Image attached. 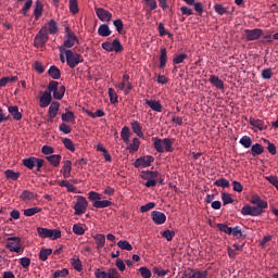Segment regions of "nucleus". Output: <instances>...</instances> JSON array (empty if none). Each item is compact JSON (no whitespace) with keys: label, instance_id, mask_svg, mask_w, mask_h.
I'll use <instances>...</instances> for the list:
<instances>
[{"label":"nucleus","instance_id":"nucleus-45","mask_svg":"<svg viewBox=\"0 0 278 278\" xmlns=\"http://www.w3.org/2000/svg\"><path fill=\"white\" fill-rule=\"evenodd\" d=\"M117 247L122 249L123 251H134V247L129 243L127 240H121L117 242Z\"/></svg>","mask_w":278,"mask_h":278},{"label":"nucleus","instance_id":"nucleus-37","mask_svg":"<svg viewBox=\"0 0 278 278\" xmlns=\"http://www.w3.org/2000/svg\"><path fill=\"white\" fill-rule=\"evenodd\" d=\"M112 205V201L109 200H99L93 202V207L97 210H103L104 207H110Z\"/></svg>","mask_w":278,"mask_h":278},{"label":"nucleus","instance_id":"nucleus-63","mask_svg":"<svg viewBox=\"0 0 278 278\" xmlns=\"http://www.w3.org/2000/svg\"><path fill=\"white\" fill-rule=\"evenodd\" d=\"M139 273L143 278H151V270L147 267H140Z\"/></svg>","mask_w":278,"mask_h":278},{"label":"nucleus","instance_id":"nucleus-23","mask_svg":"<svg viewBox=\"0 0 278 278\" xmlns=\"http://www.w3.org/2000/svg\"><path fill=\"white\" fill-rule=\"evenodd\" d=\"M8 111L14 121H21L23 118V113L18 112V108L16 105L9 106Z\"/></svg>","mask_w":278,"mask_h":278},{"label":"nucleus","instance_id":"nucleus-40","mask_svg":"<svg viewBox=\"0 0 278 278\" xmlns=\"http://www.w3.org/2000/svg\"><path fill=\"white\" fill-rule=\"evenodd\" d=\"M140 149V139L134 138L132 142L128 146L127 150L129 153H136Z\"/></svg>","mask_w":278,"mask_h":278},{"label":"nucleus","instance_id":"nucleus-10","mask_svg":"<svg viewBox=\"0 0 278 278\" xmlns=\"http://www.w3.org/2000/svg\"><path fill=\"white\" fill-rule=\"evenodd\" d=\"M244 37L248 42H253L255 40H260L264 35V30L262 28H254V29H244Z\"/></svg>","mask_w":278,"mask_h":278},{"label":"nucleus","instance_id":"nucleus-3","mask_svg":"<svg viewBox=\"0 0 278 278\" xmlns=\"http://www.w3.org/2000/svg\"><path fill=\"white\" fill-rule=\"evenodd\" d=\"M140 177L147 181L144 184L146 188H155V186H157L160 173L157 170H142Z\"/></svg>","mask_w":278,"mask_h":278},{"label":"nucleus","instance_id":"nucleus-48","mask_svg":"<svg viewBox=\"0 0 278 278\" xmlns=\"http://www.w3.org/2000/svg\"><path fill=\"white\" fill-rule=\"evenodd\" d=\"M86 114H88L91 118H102V116H105V112L103 110H97L94 113L87 110Z\"/></svg>","mask_w":278,"mask_h":278},{"label":"nucleus","instance_id":"nucleus-60","mask_svg":"<svg viewBox=\"0 0 278 278\" xmlns=\"http://www.w3.org/2000/svg\"><path fill=\"white\" fill-rule=\"evenodd\" d=\"M231 236H233L235 238H244V235L242 233V229H240V226L231 228Z\"/></svg>","mask_w":278,"mask_h":278},{"label":"nucleus","instance_id":"nucleus-29","mask_svg":"<svg viewBox=\"0 0 278 278\" xmlns=\"http://www.w3.org/2000/svg\"><path fill=\"white\" fill-rule=\"evenodd\" d=\"M122 84H124L125 89V94H129V92H131V90H134V85H131V83L129 81V75L128 74H124L123 75V79H122Z\"/></svg>","mask_w":278,"mask_h":278},{"label":"nucleus","instance_id":"nucleus-34","mask_svg":"<svg viewBox=\"0 0 278 278\" xmlns=\"http://www.w3.org/2000/svg\"><path fill=\"white\" fill-rule=\"evenodd\" d=\"M131 136V131L128 126H124L121 131V138L124 140L125 144H129V137Z\"/></svg>","mask_w":278,"mask_h":278},{"label":"nucleus","instance_id":"nucleus-38","mask_svg":"<svg viewBox=\"0 0 278 278\" xmlns=\"http://www.w3.org/2000/svg\"><path fill=\"white\" fill-rule=\"evenodd\" d=\"M94 240H96L98 251L99 249H103L105 247V235H101V233L96 235Z\"/></svg>","mask_w":278,"mask_h":278},{"label":"nucleus","instance_id":"nucleus-9","mask_svg":"<svg viewBox=\"0 0 278 278\" xmlns=\"http://www.w3.org/2000/svg\"><path fill=\"white\" fill-rule=\"evenodd\" d=\"M88 210V200L83 195H78L77 202L74 205V214L75 216H81Z\"/></svg>","mask_w":278,"mask_h":278},{"label":"nucleus","instance_id":"nucleus-36","mask_svg":"<svg viewBox=\"0 0 278 278\" xmlns=\"http://www.w3.org/2000/svg\"><path fill=\"white\" fill-rule=\"evenodd\" d=\"M23 165L26 166V168H28L29 170H34V168H36V156L24 159Z\"/></svg>","mask_w":278,"mask_h":278},{"label":"nucleus","instance_id":"nucleus-2","mask_svg":"<svg viewBox=\"0 0 278 278\" xmlns=\"http://www.w3.org/2000/svg\"><path fill=\"white\" fill-rule=\"evenodd\" d=\"M153 140V148L157 153H173L175 149L173 144H175V139L164 138L160 139L157 137L152 138Z\"/></svg>","mask_w":278,"mask_h":278},{"label":"nucleus","instance_id":"nucleus-52","mask_svg":"<svg viewBox=\"0 0 278 278\" xmlns=\"http://www.w3.org/2000/svg\"><path fill=\"white\" fill-rule=\"evenodd\" d=\"M214 186H217V188H229L230 184L227 178H220L214 182Z\"/></svg>","mask_w":278,"mask_h":278},{"label":"nucleus","instance_id":"nucleus-12","mask_svg":"<svg viewBox=\"0 0 278 278\" xmlns=\"http://www.w3.org/2000/svg\"><path fill=\"white\" fill-rule=\"evenodd\" d=\"M155 159L151 155L140 156L134 163L135 168H149Z\"/></svg>","mask_w":278,"mask_h":278},{"label":"nucleus","instance_id":"nucleus-41","mask_svg":"<svg viewBox=\"0 0 278 278\" xmlns=\"http://www.w3.org/2000/svg\"><path fill=\"white\" fill-rule=\"evenodd\" d=\"M4 175L8 179H12V181H18V177H21V173L14 172L12 169H7Z\"/></svg>","mask_w":278,"mask_h":278},{"label":"nucleus","instance_id":"nucleus-7","mask_svg":"<svg viewBox=\"0 0 278 278\" xmlns=\"http://www.w3.org/2000/svg\"><path fill=\"white\" fill-rule=\"evenodd\" d=\"M37 232L39 238H50V240H58V238H62V231L59 229L38 227Z\"/></svg>","mask_w":278,"mask_h":278},{"label":"nucleus","instance_id":"nucleus-62","mask_svg":"<svg viewBox=\"0 0 278 278\" xmlns=\"http://www.w3.org/2000/svg\"><path fill=\"white\" fill-rule=\"evenodd\" d=\"M60 277H68V269L63 268L61 270H55L53 274V278H60Z\"/></svg>","mask_w":278,"mask_h":278},{"label":"nucleus","instance_id":"nucleus-56","mask_svg":"<svg viewBox=\"0 0 278 278\" xmlns=\"http://www.w3.org/2000/svg\"><path fill=\"white\" fill-rule=\"evenodd\" d=\"M222 201L224 205H229V203H233V198L229 193L222 192Z\"/></svg>","mask_w":278,"mask_h":278},{"label":"nucleus","instance_id":"nucleus-35","mask_svg":"<svg viewBox=\"0 0 278 278\" xmlns=\"http://www.w3.org/2000/svg\"><path fill=\"white\" fill-rule=\"evenodd\" d=\"M125 48H123V43H121V39L115 38L112 41V51H115V53H123Z\"/></svg>","mask_w":278,"mask_h":278},{"label":"nucleus","instance_id":"nucleus-55","mask_svg":"<svg viewBox=\"0 0 278 278\" xmlns=\"http://www.w3.org/2000/svg\"><path fill=\"white\" fill-rule=\"evenodd\" d=\"M162 237L167 240V242H172L173 238H175V230H165L162 232Z\"/></svg>","mask_w":278,"mask_h":278},{"label":"nucleus","instance_id":"nucleus-61","mask_svg":"<svg viewBox=\"0 0 278 278\" xmlns=\"http://www.w3.org/2000/svg\"><path fill=\"white\" fill-rule=\"evenodd\" d=\"M106 278H121V274L116 268H111L106 271Z\"/></svg>","mask_w":278,"mask_h":278},{"label":"nucleus","instance_id":"nucleus-47","mask_svg":"<svg viewBox=\"0 0 278 278\" xmlns=\"http://www.w3.org/2000/svg\"><path fill=\"white\" fill-rule=\"evenodd\" d=\"M214 10L216 12V14H219V16H223L225 14H229V11H227V8H225L223 4L220 3H216L214 5Z\"/></svg>","mask_w":278,"mask_h":278},{"label":"nucleus","instance_id":"nucleus-17","mask_svg":"<svg viewBox=\"0 0 278 278\" xmlns=\"http://www.w3.org/2000/svg\"><path fill=\"white\" fill-rule=\"evenodd\" d=\"M159 60V68H166V63L168 62V51L166 50V48H161Z\"/></svg>","mask_w":278,"mask_h":278},{"label":"nucleus","instance_id":"nucleus-1","mask_svg":"<svg viewBox=\"0 0 278 278\" xmlns=\"http://www.w3.org/2000/svg\"><path fill=\"white\" fill-rule=\"evenodd\" d=\"M250 202L252 205H245L241 208L242 216H262L264 210L268 208V202L263 200L260 195L254 194L251 197Z\"/></svg>","mask_w":278,"mask_h":278},{"label":"nucleus","instance_id":"nucleus-5","mask_svg":"<svg viewBox=\"0 0 278 278\" xmlns=\"http://www.w3.org/2000/svg\"><path fill=\"white\" fill-rule=\"evenodd\" d=\"M60 84L55 80H51L48 85V90L51 92H53V99H56L58 101H62V99H64V94L66 92V87L65 86H61L58 87Z\"/></svg>","mask_w":278,"mask_h":278},{"label":"nucleus","instance_id":"nucleus-39","mask_svg":"<svg viewBox=\"0 0 278 278\" xmlns=\"http://www.w3.org/2000/svg\"><path fill=\"white\" fill-rule=\"evenodd\" d=\"M48 31L49 34L53 35V34H58V31H60V28L58 27V22H55V20H50L48 22Z\"/></svg>","mask_w":278,"mask_h":278},{"label":"nucleus","instance_id":"nucleus-64","mask_svg":"<svg viewBox=\"0 0 278 278\" xmlns=\"http://www.w3.org/2000/svg\"><path fill=\"white\" fill-rule=\"evenodd\" d=\"M265 179L271 184V186H275L276 190H278V178L277 176H266Z\"/></svg>","mask_w":278,"mask_h":278},{"label":"nucleus","instance_id":"nucleus-13","mask_svg":"<svg viewBox=\"0 0 278 278\" xmlns=\"http://www.w3.org/2000/svg\"><path fill=\"white\" fill-rule=\"evenodd\" d=\"M180 278H207V270L189 269Z\"/></svg>","mask_w":278,"mask_h":278},{"label":"nucleus","instance_id":"nucleus-14","mask_svg":"<svg viewBox=\"0 0 278 278\" xmlns=\"http://www.w3.org/2000/svg\"><path fill=\"white\" fill-rule=\"evenodd\" d=\"M96 15L102 23H110L112 21V12L103 8H96Z\"/></svg>","mask_w":278,"mask_h":278},{"label":"nucleus","instance_id":"nucleus-33","mask_svg":"<svg viewBox=\"0 0 278 278\" xmlns=\"http://www.w3.org/2000/svg\"><path fill=\"white\" fill-rule=\"evenodd\" d=\"M52 253H53L52 249L41 248L39 252V260L41 262H47V260H49V255H51Z\"/></svg>","mask_w":278,"mask_h":278},{"label":"nucleus","instance_id":"nucleus-15","mask_svg":"<svg viewBox=\"0 0 278 278\" xmlns=\"http://www.w3.org/2000/svg\"><path fill=\"white\" fill-rule=\"evenodd\" d=\"M53 98L51 97V91L47 88V90L42 93V96L39 99V105L40 108H49L51 105V101Z\"/></svg>","mask_w":278,"mask_h":278},{"label":"nucleus","instance_id":"nucleus-59","mask_svg":"<svg viewBox=\"0 0 278 278\" xmlns=\"http://www.w3.org/2000/svg\"><path fill=\"white\" fill-rule=\"evenodd\" d=\"M184 60H188V54L181 53L178 54L176 58L173 59L175 64H184Z\"/></svg>","mask_w":278,"mask_h":278},{"label":"nucleus","instance_id":"nucleus-58","mask_svg":"<svg viewBox=\"0 0 278 278\" xmlns=\"http://www.w3.org/2000/svg\"><path fill=\"white\" fill-rule=\"evenodd\" d=\"M155 207V202H149L146 205H142L140 207V212H142V214L147 213V212H151V210H153Z\"/></svg>","mask_w":278,"mask_h":278},{"label":"nucleus","instance_id":"nucleus-6","mask_svg":"<svg viewBox=\"0 0 278 278\" xmlns=\"http://www.w3.org/2000/svg\"><path fill=\"white\" fill-rule=\"evenodd\" d=\"M47 42H49V29H47V26H43L35 36L34 45L37 49H40L45 47Z\"/></svg>","mask_w":278,"mask_h":278},{"label":"nucleus","instance_id":"nucleus-49","mask_svg":"<svg viewBox=\"0 0 278 278\" xmlns=\"http://www.w3.org/2000/svg\"><path fill=\"white\" fill-rule=\"evenodd\" d=\"M70 12L72 14H79V3L77 0H70Z\"/></svg>","mask_w":278,"mask_h":278},{"label":"nucleus","instance_id":"nucleus-46","mask_svg":"<svg viewBox=\"0 0 278 278\" xmlns=\"http://www.w3.org/2000/svg\"><path fill=\"white\" fill-rule=\"evenodd\" d=\"M265 144H267V151L270 155H277V147L270 140L264 139Z\"/></svg>","mask_w":278,"mask_h":278},{"label":"nucleus","instance_id":"nucleus-44","mask_svg":"<svg viewBox=\"0 0 278 278\" xmlns=\"http://www.w3.org/2000/svg\"><path fill=\"white\" fill-rule=\"evenodd\" d=\"M40 212H42V208L38 206L26 208L24 210V216H36V214H40Z\"/></svg>","mask_w":278,"mask_h":278},{"label":"nucleus","instance_id":"nucleus-25","mask_svg":"<svg viewBox=\"0 0 278 278\" xmlns=\"http://www.w3.org/2000/svg\"><path fill=\"white\" fill-rule=\"evenodd\" d=\"M264 153V148L260 143H255L251 146L250 154L252 157H257L258 155H262Z\"/></svg>","mask_w":278,"mask_h":278},{"label":"nucleus","instance_id":"nucleus-21","mask_svg":"<svg viewBox=\"0 0 278 278\" xmlns=\"http://www.w3.org/2000/svg\"><path fill=\"white\" fill-rule=\"evenodd\" d=\"M98 34L102 38H108L109 36H112V30L110 29V25L108 24H101L98 28Z\"/></svg>","mask_w":278,"mask_h":278},{"label":"nucleus","instance_id":"nucleus-8","mask_svg":"<svg viewBox=\"0 0 278 278\" xmlns=\"http://www.w3.org/2000/svg\"><path fill=\"white\" fill-rule=\"evenodd\" d=\"M75 42H79V39L72 29L65 27V41L63 43L64 49H73Z\"/></svg>","mask_w":278,"mask_h":278},{"label":"nucleus","instance_id":"nucleus-19","mask_svg":"<svg viewBox=\"0 0 278 278\" xmlns=\"http://www.w3.org/2000/svg\"><path fill=\"white\" fill-rule=\"evenodd\" d=\"M210 84L217 88V90H225V83L218 78V76L211 75L208 79Z\"/></svg>","mask_w":278,"mask_h":278},{"label":"nucleus","instance_id":"nucleus-28","mask_svg":"<svg viewBox=\"0 0 278 278\" xmlns=\"http://www.w3.org/2000/svg\"><path fill=\"white\" fill-rule=\"evenodd\" d=\"M70 263L72 264L74 270H77V273H81V270H84V265L81 264V260H79L78 256H73Z\"/></svg>","mask_w":278,"mask_h":278},{"label":"nucleus","instance_id":"nucleus-20","mask_svg":"<svg viewBox=\"0 0 278 278\" xmlns=\"http://www.w3.org/2000/svg\"><path fill=\"white\" fill-rule=\"evenodd\" d=\"M130 127H131L134 134H136V136H138V138H144V132H142V125H140L138 121L131 122Z\"/></svg>","mask_w":278,"mask_h":278},{"label":"nucleus","instance_id":"nucleus-11","mask_svg":"<svg viewBox=\"0 0 278 278\" xmlns=\"http://www.w3.org/2000/svg\"><path fill=\"white\" fill-rule=\"evenodd\" d=\"M9 243L5 245V249L10 250L11 253H21V238L20 237H9L7 238Z\"/></svg>","mask_w":278,"mask_h":278},{"label":"nucleus","instance_id":"nucleus-22","mask_svg":"<svg viewBox=\"0 0 278 278\" xmlns=\"http://www.w3.org/2000/svg\"><path fill=\"white\" fill-rule=\"evenodd\" d=\"M46 160L51 164V166H54V168H58V166H60V162L62 160V155H60V154H51L49 156H46Z\"/></svg>","mask_w":278,"mask_h":278},{"label":"nucleus","instance_id":"nucleus-24","mask_svg":"<svg viewBox=\"0 0 278 278\" xmlns=\"http://www.w3.org/2000/svg\"><path fill=\"white\" fill-rule=\"evenodd\" d=\"M60 112V102H52L49 106L48 115L50 118H55Z\"/></svg>","mask_w":278,"mask_h":278},{"label":"nucleus","instance_id":"nucleus-54","mask_svg":"<svg viewBox=\"0 0 278 278\" xmlns=\"http://www.w3.org/2000/svg\"><path fill=\"white\" fill-rule=\"evenodd\" d=\"M73 232L76 236H84L86 233V229H84V227L79 224H74L73 225Z\"/></svg>","mask_w":278,"mask_h":278},{"label":"nucleus","instance_id":"nucleus-51","mask_svg":"<svg viewBox=\"0 0 278 278\" xmlns=\"http://www.w3.org/2000/svg\"><path fill=\"white\" fill-rule=\"evenodd\" d=\"M109 97H110V102L115 105V103H118V94L113 88H109Z\"/></svg>","mask_w":278,"mask_h":278},{"label":"nucleus","instance_id":"nucleus-50","mask_svg":"<svg viewBox=\"0 0 278 278\" xmlns=\"http://www.w3.org/2000/svg\"><path fill=\"white\" fill-rule=\"evenodd\" d=\"M65 149H67L68 151H71L72 153H75V143H73V140L68 139V138H64L62 140Z\"/></svg>","mask_w":278,"mask_h":278},{"label":"nucleus","instance_id":"nucleus-18","mask_svg":"<svg viewBox=\"0 0 278 278\" xmlns=\"http://www.w3.org/2000/svg\"><path fill=\"white\" fill-rule=\"evenodd\" d=\"M71 170H73V162L71 161H64L63 162V167L61 169V173L64 177V179H68L71 177Z\"/></svg>","mask_w":278,"mask_h":278},{"label":"nucleus","instance_id":"nucleus-16","mask_svg":"<svg viewBox=\"0 0 278 278\" xmlns=\"http://www.w3.org/2000/svg\"><path fill=\"white\" fill-rule=\"evenodd\" d=\"M151 218L155 225H164V223H166V214L160 211H153L151 213Z\"/></svg>","mask_w":278,"mask_h":278},{"label":"nucleus","instance_id":"nucleus-53","mask_svg":"<svg viewBox=\"0 0 278 278\" xmlns=\"http://www.w3.org/2000/svg\"><path fill=\"white\" fill-rule=\"evenodd\" d=\"M113 25H114L117 34H123V29L125 27V24H123V20L117 18V20L113 21Z\"/></svg>","mask_w":278,"mask_h":278},{"label":"nucleus","instance_id":"nucleus-26","mask_svg":"<svg viewBox=\"0 0 278 278\" xmlns=\"http://www.w3.org/2000/svg\"><path fill=\"white\" fill-rule=\"evenodd\" d=\"M48 75L52 79H60V77H62V72L58 66L51 65L50 68L48 70Z\"/></svg>","mask_w":278,"mask_h":278},{"label":"nucleus","instance_id":"nucleus-43","mask_svg":"<svg viewBox=\"0 0 278 278\" xmlns=\"http://www.w3.org/2000/svg\"><path fill=\"white\" fill-rule=\"evenodd\" d=\"M20 199H22V201H33V199H36V194L29 190H24L20 195Z\"/></svg>","mask_w":278,"mask_h":278},{"label":"nucleus","instance_id":"nucleus-57","mask_svg":"<svg viewBox=\"0 0 278 278\" xmlns=\"http://www.w3.org/2000/svg\"><path fill=\"white\" fill-rule=\"evenodd\" d=\"M217 229L224 233H227L228 236H231V227L227 226V224H217Z\"/></svg>","mask_w":278,"mask_h":278},{"label":"nucleus","instance_id":"nucleus-31","mask_svg":"<svg viewBox=\"0 0 278 278\" xmlns=\"http://www.w3.org/2000/svg\"><path fill=\"white\" fill-rule=\"evenodd\" d=\"M250 125L252 127H256V129H260V131H264V129H266V124H264V122L262 119H256V118L251 117Z\"/></svg>","mask_w":278,"mask_h":278},{"label":"nucleus","instance_id":"nucleus-30","mask_svg":"<svg viewBox=\"0 0 278 278\" xmlns=\"http://www.w3.org/2000/svg\"><path fill=\"white\" fill-rule=\"evenodd\" d=\"M43 10H45V4H42V2H40V0H37L36 7L34 10V16H35L36 21H38L40 18V16H42Z\"/></svg>","mask_w":278,"mask_h":278},{"label":"nucleus","instance_id":"nucleus-4","mask_svg":"<svg viewBox=\"0 0 278 278\" xmlns=\"http://www.w3.org/2000/svg\"><path fill=\"white\" fill-rule=\"evenodd\" d=\"M66 64L70 68H75V66L84 63V56L71 49L65 51Z\"/></svg>","mask_w":278,"mask_h":278},{"label":"nucleus","instance_id":"nucleus-42","mask_svg":"<svg viewBox=\"0 0 278 278\" xmlns=\"http://www.w3.org/2000/svg\"><path fill=\"white\" fill-rule=\"evenodd\" d=\"M239 144L243 146L244 149H251V147L253 144V139H251V137H249V136H243L240 139Z\"/></svg>","mask_w":278,"mask_h":278},{"label":"nucleus","instance_id":"nucleus-32","mask_svg":"<svg viewBox=\"0 0 278 278\" xmlns=\"http://www.w3.org/2000/svg\"><path fill=\"white\" fill-rule=\"evenodd\" d=\"M63 123H75V113L73 111H66L61 115Z\"/></svg>","mask_w":278,"mask_h":278},{"label":"nucleus","instance_id":"nucleus-27","mask_svg":"<svg viewBox=\"0 0 278 278\" xmlns=\"http://www.w3.org/2000/svg\"><path fill=\"white\" fill-rule=\"evenodd\" d=\"M146 105H149L153 112H162V103L157 100H144Z\"/></svg>","mask_w":278,"mask_h":278}]
</instances>
